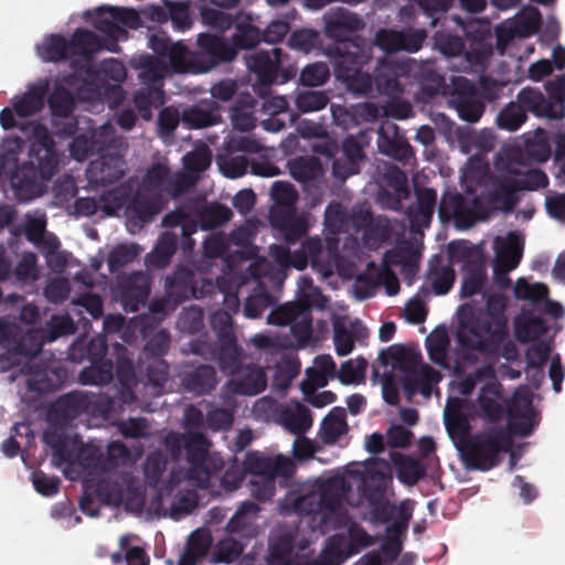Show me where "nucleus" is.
Here are the masks:
<instances>
[{
    "instance_id": "39",
    "label": "nucleus",
    "mask_w": 565,
    "mask_h": 565,
    "mask_svg": "<svg viewBox=\"0 0 565 565\" xmlns=\"http://www.w3.org/2000/svg\"><path fill=\"white\" fill-rule=\"evenodd\" d=\"M215 361L220 370L231 376L243 365L244 350L237 343V339L216 341Z\"/></svg>"
},
{
    "instance_id": "53",
    "label": "nucleus",
    "mask_w": 565,
    "mask_h": 565,
    "mask_svg": "<svg viewBox=\"0 0 565 565\" xmlns=\"http://www.w3.org/2000/svg\"><path fill=\"white\" fill-rule=\"evenodd\" d=\"M518 191L520 190L513 179L498 180L490 192V202L498 205L503 212H511L518 203L515 196Z\"/></svg>"
},
{
    "instance_id": "63",
    "label": "nucleus",
    "mask_w": 565,
    "mask_h": 565,
    "mask_svg": "<svg viewBox=\"0 0 565 565\" xmlns=\"http://www.w3.org/2000/svg\"><path fill=\"white\" fill-rule=\"evenodd\" d=\"M168 459L160 450L151 451L143 463V475L149 487L156 488L167 469Z\"/></svg>"
},
{
    "instance_id": "6",
    "label": "nucleus",
    "mask_w": 565,
    "mask_h": 565,
    "mask_svg": "<svg viewBox=\"0 0 565 565\" xmlns=\"http://www.w3.org/2000/svg\"><path fill=\"white\" fill-rule=\"evenodd\" d=\"M372 57V46H359L351 42L338 47V58L333 60L334 73L352 94L367 96L373 93L374 74L363 71Z\"/></svg>"
},
{
    "instance_id": "21",
    "label": "nucleus",
    "mask_w": 565,
    "mask_h": 565,
    "mask_svg": "<svg viewBox=\"0 0 565 565\" xmlns=\"http://www.w3.org/2000/svg\"><path fill=\"white\" fill-rule=\"evenodd\" d=\"M246 472L253 478L281 477L289 479L296 470L294 461L282 455L276 457L264 456L258 451H248L243 461Z\"/></svg>"
},
{
    "instance_id": "17",
    "label": "nucleus",
    "mask_w": 565,
    "mask_h": 565,
    "mask_svg": "<svg viewBox=\"0 0 565 565\" xmlns=\"http://www.w3.org/2000/svg\"><path fill=\"white\" fill-rule=\"evenodd\" d=\"M448 102L459 118L468 122L478 121L484 111V103L476 85L463 76L452 78Z\"/></svg>"
},
{
    "instance_id": "10",
    "label": "nucleus",
    "mask_w": 565,
    "mask_h": 565,
    "mask_svg": "<svg viewBox=\"0 0 565 565\" xmlns=\"http://www.w3.org/2000/svg\"><path fill=\"white\" fill-rule=\"evenodd\" d=\"M105 12L109 13L110 18L99 17L93 25L98 32L107 36L106 50L118 53L120 51L118 42L128 38L127 30L118 23L128 29L138 30L142 26L140 14L134 8L102 6L96 9L97 14Z\"/></svg>"
},
{
    "instance_id": "52",
    "label": "nucleus",
    "mask_w": 565,
    "mask_h": 565,
    "mask_svg": "<svg viewBox=\"0 0 565 565\" xmlns=\"http://www.w3.org/2000/svg\"><path fill=\"white\" fill-rule=\"evenodd\" d=\"M31 335H23L18 324L0 319V344L9 352H28L25 343L32 342Z\"/></svg>"
},
{
    "instance_id": "55",
    "label": "nucleus",
    "mask_w": 565,
    "mask_h": 565,
    "mask_svg": "<svg viewBox=\"0 0 565 565\" xmlns=\"http://www.w3.org/2000/svg\"><path fill=\"white\" fill-rule=\"evenodd\" d=\"M445 426L452 440H458L457 445H463L471 434L469 418L460 409H451L445 413Z\"/></svg>"
},
{
    "instance_id": "44",
    "label": "nucleus",
    "mask_w": 565,
    "mask_h": 565,
    "mask_svg": "<svg viewBox=\"0 0 565 565\" xmlns=\"http://www.w3.org/2000/svg\"><path fill=\"white\" fill-rule=\"evenodd\" d=\"M350 545L345 536L332 535L321 555L315 561H322L323 565H341L349 557L358 554V548H352Z\"/></svg>"
},
{
    "instance_id": "59",
    "label": "nucleus",
    "mask_w": 565,
    "mask_h": 565,
    "mask_svg": "<svg viewBox=\"0 0 565 565\" xmlns=\"http://www.w3.org/2000/svg\"><path fill=\"white\" fill-rule=\"evenodd\" d=\"M390 183L393 185L395 194L383 192L381 194L382 200L386 196L388 199L387 206L392 210H402V201L409 196V188L407 185V179L404 172L399 169H394L388 174Z\"/></svg>"
},
{
    "instance_id": "64",
    "label": "nucleus",
    "mask_w": 565,
    "mask_h": 565,
    "mask_svg": "<svg viewBox=\"0 0 565 565\" xmlns=\"http://www.w3.org/2000/svg\"><path fill=\"white\" fill-rule=\"evenodd\" d=\"M282 420L286 428L297 435L306 433L312 425L310 411L305 405L284 411Z\"/></svg>"
},
{
    "instance_id": "26",
    "label": "nucleus",
    "mask_w": 565,
    "mask_h": 565,
    "mask_svg": "<svg viewBox=\"0 0 565 565\" xmlns=\"http://www.w3.org/2000/svg\"><path fill=\"white\" fill-rule=\"evenodd\" d=\"M379 151L396 161L407 163L414 158V150L397 125L384 122L379 128Z\"/></svg>"
},
{
    "instance_id": "61",
    "label": "nucleus",
    "mask_w": 565,
    "mask_h": 565,
    "mask_svg": "<svg viewBox=\"0 0 565 565\" xmlns=\"http://www.w3.org/2000/svg\"><path fill=\"white\" fill-rule=\"evenodd\" d=\"M547 324L540 317H531L515 322V338L521 343L535 342L547 332Z\"/></svg>"
},
{
    "instance_id": "32",
    "label": "nucleus",
    "mask_w": 565,
    "mask_h": 565,
    "mask_svg": "<svg viewBox=\"0 0 565 565\" xmlns=\"http://www.w3.org/2000/svg\"><path fill=\"white\" fill-rule=\"evenodd\" d=\"M352 490V484L343 476H334L324 480L319 491L324 508V516L339 515L347 494Z\"/></svg>"
},
{
    "instance_id": "38",
    "label": "nucleus",
    "mask_w": 565,
    "mask_h": 565,
    "mask_svg": "<svg viewBox=\"0 0 565 565\" xmlns=\"http://www.w3.org/2000/svg\"><path fill=\"white\" fill-rule=\"evenodd\" d=\"M107 43V38L102 39L87 29L75 30L70 40L72 55L78 54L87 62L92 61L96 53L106 50Z\"/></svg>"
},
{
    "instance_id": "62",
    "label": "nucleus",
    "mask_w": 565,
    "mask_h": 565,
    "mask_svg": "<svg viewBox=\"0 0 565 565\" xmlns=\"http://www.w3.org/2000/svg\"><path fill=\"white\" fill-rule=\"evenodd\" d=\"M132 102L138 109L140 117L148 121L152 118V108L158 107L163 103V92L141 88L134 94Z\"/></svg>"
},
{
    "instance_id": "8",
    "label": "nucleus",
    "mask_w": 565,
    "mask_h": 565,
    "mask_svg": "<svg viewBox=\"0 0 565 565\" xmlns=\"http://www.w3.org/2000/svg\"><path fill=\"white\" fill-rule=\"evenodd\" d=\"M392 483L393 478L388 466L385 463V470L383 471L369 468L359 486L362 498L370 505L372 519L381 524L391 522L396 510V505L390 503L387 498V491Z\"/></svg>"
},
{
    "instance_id": "34",
    "label": "nucleus",
    "mask_w": 565,
    "mask_h": 565,
    "mask_svg": "<svg viewBox=\"0 0 565 565\" xmlns=\"http://www.w3.org/2000/svg\"><path fill=\"white\" fill-rule=\"evenodd\" d=\"M440 380L438 371L427 364H418L408 374L402 377V386L406 395L412 397L417 392L424 396H429L434 383Z\"/></svg>"
},
{
    "instance_id": "40",
    "label": "nucleus",
    "mask_w": 565,
    "mask_h": 565,
    "mask_svg": "<svg viewBox=\"0 0 565 565\" xmlns=\"http://www.w3.org/2000/svg\"><path fill=\"white\" fill-rule=\"evenodd\" d=\"M500 391L494 383H487L478 396L480 416L490 425H500L504 415V408L500 403Z\"/></svg>"
},
{
    "instance_id": "48",
    "label": "nucleus",
    "mask_w": 565,
    "mask_h": 565,
    "mask_svg": "<svg viewBox=\"0 0 565 565\" xmlns=\"http://www.w3.org/2000/svg\"><path fill=\"white\" fill-rule=\"evenodd\" d=\"M40 57L45 62L66 61L72 56L71 44L61 34H51L38 46Z\"/></svg>"
},
{
    "instance_id": "43",
    "label": "nucleus",
    "mask_w": 565,
    "mask_h": 565,
    "mask_svg": "<svg viewBox=\"0 0 565 565\" xmlns=\"http://www.w3.org/2000/svg\"><path fill=\"white\" fill-rule=\"evenodd\" d=\"M134 192L132 180H127L119 185L99 195L102 212L108 216L117 214L122 207L127 209L129 199Z\"/></svg>"
},
{
    "instance_id": "30",
    "label": "nucleus",
    "mask_w": 565,
    "mask_h": 565,
    "mask_svg": "<svg viewBox=\"0 0 565 565\" xmlns=\"http://www.w3.org/2000/svg\"><path fill=\"white\" fill-rule=\"evenodd\" d=\"M296 536L288 529H280L271 534L267 556L269 565H297L301 561L294 555Z\"/></svg>"
},
{
    "instance_id": "42",
    "label": "nucleus",
    "mask_w": 565,
    "mask_h": 565,
    "mask_svg": "<svg viewBox=\"0 0 565 565\" xmlns=\"http://www.w3.org/2000/svg\"><path fill=\"white\" fill-rule=\"evenodd\" d=\"M380 359L383 364H391L394 369L408 374L411 370L418 366L420 355L403 344H394L382 351Z\"/></svg>"
},
{
    "instance_id": "51",
    "label": "nucleus",
    "mask_w": 565,
    "mask_h": 565,
    "mask_svg": "<svg viewBox=\"0 0 565 565\" xmlns=\"http://www.w3.org/2000/svg\"><path fill=\"white\" fill-rule=\"evenodd\" d=\"M288 169L290 175L301 183L317 180L322 174L321 162L312 156L298 157L289 161Z\"/></svg>"
},
{
    "instance_id": "25",
    "label": "nucleus",
    "mask_w": 565,
    "mask_h": 565,
    "mask_svg": "<svg viewBox=\"0 0 565 565\" xmlns=\"http://www.w3.org/2000/svg\"><path fill=\"white\" fill-rule=\"evenodd\" d=\"M119 296L125 311L137 312L150 295L149 279L142 271L118 278Z\"/></svg>"
},
{
    "instance_id": "9",
    "label": "nucleus",
    "mask_w": 565,
    "mask_h": 565,
    "mask_svg": "<svg viewBox=\"0 0 565 565\" xmlns=\"http://www.w3.org/2000/svg\"><path fill=\"white\" fill-rule=\"evenodd\" d=\"M247 68L256 75L260 84H285L297 75L295 65H285L284 53L279 47L257 50L245 56Z\"/></svg>"
},
{
    "instance_id": "49",
    "label": "nucleus",
    "mask_w": 565,
    "mask_h": 565,
    "mask_svg": "<svg viewBox=\"0 0 565 565\" xmlns=\"http://www.w3.org/2000/svg\"><path fill=\"white\" fill-rule=\"evenodd\" d=\"M275 302L276 298L267 290L266 286L258 282L244 302V316L250 319L259 318Z\"/></svg>"
},
{
    "instance_id": "47",
    "label": "nucleus",
    "mask_w": 565,
    "mask_h": 565,
    "mask_svg": "<svg viewBox=\"0 0 565 565\" xmlns=\"http://www.w3.org/2000/svg\"><path fill=\"white\" fill-rule=\"evenodd\" d=\"M90 365L79 373V381L84 385H107L114 379V364L109 359L89 361Z\"/></svg>"
},
{
    "instance_id": "24",
    "label": "nucleus",
    "mask_w": 565,
    "mask_h": 565,
    "mask_svg": "<svg viewBox=\"0 0 565 565\" xmlns=\"http://www.w3.org/2000/svg\"><path fill=\"white\" fill-rule=\"evenodd\" d=\"M365 160L361 137L350 135L342 141L340 156L332 161V174L342 181L360 172V163Z\"/></svg>"
},
{
    "instance_id": "58",
    "label": "nucleus",
    "mask_w": 565,
    "mask_h": 565,
    "mask_svg": "<svg viewBox=\"0 0 565 565\" xmlns=\"http://www.w3.org/2000/svg\"><path fill=\"white\" fill-rule=\"evenodd\" d=\"M233 216L232 211L221 203H214L203 207L198 218L203 230H213L227 223Z\"/></svg>"
},
{
    "instance_id": "29",
    "label": "nucleus",
    "mask_w": 565,
    "mask_h": 565,
    "mask_svg": "<svg viewBox=\"0 0 565 565\" xmlns=\"http://www.w3.org/2000/svg\"><path fill=\"white\" fill-rule=\"evenodd\" d=\"M436 202V190L431 188H422L416 190V203L409 205L406 210V216L412 232L419 233L424 227H428L430 225Z\"/></svg>"
},
{
    "instance_id": "5",
    "label": "nucleus",
    "mask_w": 565,
    "mask_h": 565,
    "mask_svg": "<svg viewBox=\"0 0 565 565\" xmlns=\"http://www.w3.org/2000/svg\"><path fill=\"white\" fill-rule=\"evenodd\" d=\"M298 299L273 309L267 322L274 326H290L292 335L300 343L309 341L312 334V307H321V290L312 285L309 277H301Z\"/></svg>"
},
{
    "instance_id": "1",
    "label": "nucleus",
    "mask_w": 565,
    "mask_h": 565,
    "mask_svg": "<svg viewBox=\"0 0 565 565\" xmlns=\"http://www.w3.org/2000/svg\"><path fill=\"white\" fill-rule=\"evenodd\" d=\"M22 140H4L0 153L3 172L12 170L10 184L19 202H29L42 194V181H49L58 169L55 141L44 131L32 141L28 161L18 164Z\"/></svg>"
},
{
    "instance_id": "41",
    "label": "nucleus",
    "mask_w": 565,
    "mask_h": 565,
    "mask_svg": "<svg viewBox=\"0 0 565 565\" xmlns=\"http://www.w3.org/2000/svg\"><path fill=\"white\" fill-rule=\"evenodd\" d=\"M508 416L509 420L505 427L510 431L512 439L513 436L527 437L532 435L535 427L539 425L537 414L530 399H526L522 412L515 414L513 409L510 408Z\"/></svg>"
},
{
    "instance_id": "27",
    "label": "nucleus",
    "mask_w": 565,
    "mask_h": 565,
    "mask_svg": "<svg viewBox=\"0 0 565 565\" xmlns=\"http://www.w3.org/2000/svg\"><path fill=\"white\" fill-rule=\"evenodd\" d=\"M231 376L228 385L238 395H257L267 386V375L264 369L255 363L243 364Z\"/></svg>"
},
{
    "instance_id": "7",
    "label": "nucleus",
    "mask_w": 565,
    "mask_h": 565,
    "mask_svg": "<svg viewBox=\"0 0 565 565\" xmlns=\"http://www.w3.org/2000/svg\"><path fill=\"white\" fill-rule=\"evenodd\" d=\"M170 348V334L167 330L154 333L146 343L143 358L138 360V371L147 383L152 385L153 394L159 395L169 379V365L163 355Z\"/></svg>"
},
{
    "instance_id": "16",
    "label": "nucleus",
    "mask_w": 565,
    "mask_h": 565,
    "mask_svg": "<svg viewBox=\"0 0 565 565\" xmlns=\"http://www.w3.org/2000/svg\"><path fill=\"white\" fill-rule=\"evenodd\" d=\"M483 204L477 196L468 200L459 192H446L443 194L438 215L443 222L454 220L458 228H469L478 220L484 218L481 214Z\"/></svg>"
},
{
    "instance_id": "12",
    "label": "nucleus",
    "mask_w": 565,
    "mask_h": 565,
    "mask_svg": "<svg viewBox=\"0 0 565 565\" xmlns=\"http://www.w3.org/2000/svg\"><path fill=\"white\" fill-rule=\"evenodd\" d=\"M498 171L514 177L513 181L520 191H535L548 184V178L540 169H530L523 160L522 150L512 148L499 153L495 159Z\"/></svg>"
},
{
    "instance_id": "19",
    "label": "nucleus",
    "mask_w": 565,
    "mask_h": 565,
    "mask_svg": "<svg viewBox=\"0 0 565 565\" xmlns=\"http://www.w3.org/2000/svg\"><path fill=\"white\" fill-rule=\"evenodd\" d=\"M411 65L406 61L380 58L374 70V85L379 94L396 98L404 93L403 78L409 76Z\"/></svg>"
},
{
    "instance_id": "36",
    "label": "nucleus",
    "mask_w": 565,
    "mask_h": 565,
    "mask_svg": "<svg viewBox=\"0 0 565 565\" xmlns=\"http://www.w3.org/2000/svg\"><path fill=\"white\" fill-rule=\"evenodd\" d=\"M49 83L42 82L29 86L28 90L13 103V110L19 117H29L43 109Z\"/></svg>"
},
{
    "instance_id": "35",
    "label": "nucleus",
    "mask_w": 565,
    "mask_h": 565,
    "mask_svg": "<svg viewBox=\"0 0 565 565\" xmlns=\"http://www.w3.org/2000/svg\"><path fill=\"white\" fill-rule=\"evenodd\" d=\"M184 125L192 129L205 128L221 121L220 106L215 100L205 99L185 108L181 115Z\"/></svg>"
},
{
    "instance_id": "22",
    "label": "nucleus",
    "mask_w": 565,
    "mask_h": 565,
    "mask_svg": "<svg viewBox=\"0 0 565 565\" xmlns=\"http://www.w3.org/2000/svg\"><path fill=\"white\" fill-rule=\"evenodd\" d=\"M427 36L423 29H407L396 31L383 29L375 34V44L386 53H395L406 51L415 53L419 51Z\"/></svg>"
},
{
    "instance_id": "3",
    "label": "nucleus",
    "mask_w": 565,
    "mask_h": 565,
    "mask_svg": "<svg viewBox=\"0 0 565 565\" xmlns=\"http://www.w3.org/2000/svg\"><path fill=\"white\" fill-rule=\"evenodd\" d=\"M163 446L174 461H179L184 452L189 465L185 478L198 488H209L212 476L223 468L222 460L210 456L212 443L203 431L171 430L164 436Z\"/></svg>"
},
{
    "instance_id": "46",
    "label": "nucleus",
    "mask_w": 565,
    "mask_h": 565,
    "mask_svg": "<svg viewBox=\"0 0 565 565\" xmlns=\"http://www.w3.org/2000/svg\"><path fill=\"white\" fill-rule=\"evenodd\" d=\"M348 430L345 411L341 407L332 408L323 418L320 427V436L324 444H335Z\"/></svg>"
},
{
    "instance_id": "54",
    "label": "nucleus",
    "mask_w": 565,
    "mask_h": 565,
    "mask_svg": "<svg viewBox=\"0 0 565 565\" xmlns=\"http://www.w3.org/2000/svg\"><path fill=\"white\" fill-rule=\"evenodd\" d=\"M398 480L409 487L417 484L426 476V467L417 459L399 455L395 460Z\"/></svg>"
},
{
    "instance_id": "56",
    "label": "nucleus",
    "mask_w": 565,
    "mask_h": 565,
    "mask_svg": "<svg viewBox=\"0 0 565 565\" xmlns=\"http://www.w3.org/2000/svg\"><path fill=\"white\" fill-rule=\"evenodd\" d=\"M466 275L462 280L460 294L462 298L478 294L487 279L486 268L480 262H468L465 265Z\"/></svg>"
},
{
    "instance_id": "2",
    "label": "nucleus",
    "mask_w": 565,
    "mask_h": 565,
    "mask_svg": "<svg viewBox=\"0 0 565 565\" xmlns=\"http://www.w3.org/2000/svg\"><path fill=\"white\" fill-rule=\"evenodd\" d=\"M505 298L493 294L488 297L484 311L460 320L457 329L459 344L482 354H495L509 338Z\"/></svg>"
},
{
    "instance_id": "31",
    "label": "nucleus",
    "mask_w": 565,
    "mask_h": 565,
    "mask_svg": "<svg viewBox=\"0 0 565 565\" xmlns=\"http://www.w3.org/2000/svg\"><path fill=\"white\" fill-rule=\"evenodd\" d=\"M218 383L217 373L214 366L200 364L185 372L181 377V386L188 393L195 396L211 394Z\"/></svg>"
},
{
    "instance_id": "33",
    "label": "nucleus",
    "mask_w": 565,
    "mask_h": 565,
    "mask_svg": "<svg viewBox=\"0 0 565 565\" xmlns=\"http://www.w3.org/2000/svg\"><path fill=\"white\" fill-rule=\"evenodd\" d=\"M280 513L284 515L297 514L315 515L324 514V508L321 502V495L317 491H309L305 494L288 492L279 504ZM326 516L323 515V519Z\"/></svg>"
},
{
    "instance_id": "14",
    "label": "nucleus",
    "mask_w": 565,
    "mask_h": 565,
    "mask_svg": "<svg viewBox=\"0 0 565 565\" xmlns=\"http://www.w3.org/2000/svg\"><path fill=\"white\" fill-rule=\"evenodd\" d=\"M363 23L358 14L347 9H338L329 15L326 22L324 33L329 39L334 40L333 45L328 46L327 54L333 60L338 58V47L341 44L355 43L359 46H371V44L360 35H353L360 30Z\"/></svg>"
},
{
    "instance_id": "28",
    "label": "nucleus",
    "mask_w": 565,
    "mask_h": 565,
    "mask_svg": "<svg viewBox=\"0 0 565 565\" xmlns=\"http://www.w3.org/2000/svg\"><path fill=\"white\" fill-rule=\"evenodd\" d=\"M163 200L160 193H154L147 186L134 190L127 204V214L142 223H148L162 210Z\"/></svg>"
},
{
    "instance_id": "37",
    "label": "nucleus",
    "mask_w": 565,
    "mask_h": 565,
    "mask_svg": "<svg viewBox=\"0 0 565 565\" xmlns=\"http://www.w3.org/2000/svg\"><path fill=\"white\" fill-rule=\"evenodd\" d=\"M523 248L524 242L521 236L510 232L505 238H497L494 263L515 269L521 262Z\"/></svg>"
},
{
    "instance_id": "4",
    "label": "nucleus",
    "mask_w": 565,
    "mask_h": 565,
    "mask_svg": "<svg viewBox=\"0 0 565 565\" xmlns=\"http://www.w3.org/2000/svg\"><path fill=\"white\" fill-rule=\"evenodd\" d=\"M513 445L511 434L502 425H487L463 445H457L461 459L469 470L489 471L500 465L501 455Z\"/></svg>"
},
{
    "instance_id": "23",
    "label": "nucleus",
    "mask_w": 565,
    "mask_h": 565,
    "mask_svg": "<svg viewBox=\"0 0 565 565\" xmlns=\"http://www.w3.org/2000/svg\"><path fill=\"white\" fill-rule=\"evenodd\" d=\"M127 163L118 153L102 154L92 160L86 169V177L90 184L106 186L124 178Z\"/></svg>"
},
{
    "instance_id": "60",
    "label": "nucleus",
    "mask_w": 565,
    "mask_h": 565,
    "mask_svg": "<svg viewBox=\"0 0 565 565\" xmlns=\"http://www.w3.org/2000/svg\"><path fill=\"white\" fill-rule=\"evenodd\" d=\"M449 338L445 330L434 331L426 338L429 359L437 365L447 366Z\"/></svg>"
},
{
    "instance_id": "45",
    "label": "nucleus",
    "mask_w": 565,
    "mask_h": 565,
    "mask_svg": "<svg viewBox=\"0 0 565 565\" xmlns=\"http://www.w3.org/2000/svg\"><path fill=\"white\" fill-rule=\"evenodd\" d=\"M116 350L118 354L115 372L119 383L126 388H131L134 385L140 382L143 385L150 386L152 388V385L142 380V376L139 374L138 363L134 365L132 361L127 358V348L121 344H117Z\"/></svg>"
},
{
    "instance_id": "15",
    "label": "nucleus",
    "mask_w": 565,
    "mask_h": 565,
    "mask_svg": "<svg viewBox=\"0 0 565 565\" xmlns=\"http://www.w3.org/2000/svg\"><path fill=\"white\" fill-rule=\"evenodd\" d=\"M23 335H31L32 342L25 343L28 352H17L19 356L29 358V360L21 367V371L28 375L26 385L29 390L45 393L56 387L54 377L57 375L56 371L51 367L49 363L38 362L36 356L42 351V341L38 334L32 331L23 332Z\"/></svg>"
},
{
    "instance_id": "18",
    "label": "nucleus",
    "mask_w": 565,
    "mask_h": 565,
    "mask_svg": "<svg viewBox=\"0 0 565 565\" xmlns=\"http://www.w3.org/2000/svg\"><path fill=\"white\" fill-rule=\"evenodd\" d=\"M99 406L100 397L87 392L72 391L56 398L52 404L51 414L62 424L68 425L83 414H99Z\"/></svg>"
},
{
    "instance_id": "20",
    "label": "nucleus",
    "mask_w": 565,
    "mask_h": 565,
    "mask_svg": "<svg viewBox=\"0 0 565 565\" xmlns=\"http://www.w3.org/2000/svg\"><path fill=\"white\" fill-rule=\"evenodd\" d=\"M542 24V14L535 7H524L515 18L497 28L498 46L507 47L514 39L535 34Z\"/></svg>"
},
{
    "instance_id": "13",
    "label": "nucleus",
    "mask_w": 565,
    "mask_h": 565,
    "mask_svg": "<svg viewBox=\"0 0 565 565\" xmlns=\"http://www.w3.org/2000/svg\"><path fill=\"white\" fill-rule=\"evenodd\" d=\"M198 51L190 55L191 70L198 73L211 71L217 65L232 62L237 51L222 36L201 33L198 35Z\"/></svg>"
},
{
    "instance_id": "11",
    "label": "nucleus",
    "mask_w": 565,
    "mask_h": 565,
    "mask_svg": "<svg viewBox=\"0 0 565 565\" xmlns=\"http://www.w3.org/2000/svg\"><path fill=\"white\" fill-rule=\"evenodd\" d=\"M164 288L174 305L189 299H202L215 290L212 280L201 277L195 269L179 265L175 270L166 277Z\"/></svg>"
},
{
    "instance_id": "57",
    "label": "nucleus",
    "mask_w": 565,
    "mask_h": 565,
    "mask_svg": "<svg viewBox=\"0 0 565 565\" xmlns=\"http://www.w3.org/2000/svg\"><path fill=\"white\" fill-rule=\"evenodd\" d=\"M523 159L527 157L536 162H545L551 156V146L545 130L537 129L534 136L524 141Z\"/></svg>"
},
{
    "instance_id": "50",
    "label": "nucleus",
    "mask_w": 565,
    "mask_h": 565,
    "mask_svg": "<svg viewBox=\"0 0 565 565\" xmlns=\"http://www.w3.org/2000/svg\"><path fill=\"white\" fill-rule=\"evenodd\" d=\"M179 234L174 232H164L158 239L153 250L148 259L152 267L164 268L169 265L171 257L178 248Z\"/></svg>"
}]
</instances>
